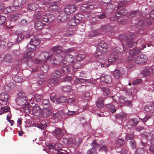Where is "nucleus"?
<instances>
[{
	"label": "nucleus",
	"instance_id": "obj_54",
	"mask_svg": "<svg viewBox=\"0 0 154 154\" xmlns=\"http://www.w3.org/2000/svg\"><path fill=\"white\" fill-rule=\"evenodd\" d=\"M6 21V17L4 16H0V24L5 25V23Z\"/></svg>",
	"mask_w": 154,
	"mask_h": 154
},
{
	"label": "nucleus",
	"instance_id": "obj_58",
	"mask_svg": "<svg viewBox=\"0 0 154 154\" xmlns=\"http://www.w3.org/2000/svg\"><path fill=\"white\" fill-rule=\"evenodd\" d=\"M42 105L43 108H48V100H44L42 101Z\"/></svg>",
	"mask_w": 154,
	"mask_h": 154
},
{
	"label": "nucleus",
	"instance_id": "obj_40",
	"mask_svg": "<svg viewBox=\"0 0 154 154\" xmlns=\"http://www.w3.org/2000/svg\"><path fill=\"white\" fill-rule=\"evenodd\" d=\"M101 90L104 96H107L110 93V91L108 88L104 87L102 88Z\"/></svg>",
	"mask_w": 154,
	"mask_h": 154
},
{
	"label": "nucleus",
	"instance_id": "obj_19",
	"mask_svg": "<svg viewBox=\"0 0 154 154\" xmlns=\"http://www.w3.org/2000/svg\"><path fill=\"white\" fill-rule=\"evenodd\" d=\"M141 51V48H135L131 49L129 51V54L132 56H135L139 54Z\"/></svg>",
	"mask_w": 154,
	"mask_h": 154
},
{
	"label": "nucleus",
	"instance_id": "obj_39",
	"mask_svg": "<svg viewBox=\"0 0 154 154\" xmlns=\"http://www.w3.org/2000/svg\"><path fill=\"white\" fill-rule=\"evenodd\" d=\"M62 90L64 92H69L72 90V87L70 85L64 86L62 87Z\"/></svg>",
	"mask_w": 154,
	"mask_h": 154
},
{
	"label": "nucleus",
	"instance_id": "obj_64",
	"mask_svg": "<svg viewBox=\"0 0 154 154\" xmlns=\"http://www.w3.org/2000/svg\"><path fill=\"white\" fill-rule=\"evenodd\" d=\"M73 141L74 142V143L78 145L80 144L82 142V141L78 138H76L74 139V140Z\"/></svg>",
	"mask_w": 154,
	"mask_h": 154
},
{
	"label": "nucleus",
	"instance_id": "obj_18",
	"mask_svg": "<svg viewBox=\"0 0 154 154\" xmlns=\"http://www.w3.org/2000/svg\"><path fill=\"white\" fill-rule=\"evenodd\" d=\"M150 135L151 137L150 140L152 145L150 147V150L154 154V130L151 132Z\"/></svg>",
	"mask_w": 154,
	"mask_h": 154
},
{
	"label": "nucleus",
	"instance_id": "obj_24",
	"mask_svg": "<svg viewBox=\"0 0 154 154\" xmlns=\"http://www.w3.org/2000/svg\"><path fill=\"white\" fill-rule=\"evenodd\" d=\"M40 42L39 38L37 36L34 37L33 38H32L30 42L31 43L34 45L36 46L39 45Z\"/></svg>",
	"mask_w": 154,
	"mask_h": 154
},
{
	"label": "nucleus",
	"instance_id": "obj_7",
	"mask_svg": "<svg viewBox=\"0 0 154 154\" xmlns=\"http://www.w3.org/2000/svg\"><path fill=\"white\" fill-rule=\"evenodd\" d=\"M35 53L32 50L27 49L26 50V53H24L23 55L24 60L26 61V63L28 66L29 63H32V61L31 58L35 56Z\"/></svg>",
	"mask_w": 154,
	"mask_h": 154
},
{
	"label": "nucleus",
	"instance_id": "obj_13",
	"mask_svg": "<svg viewBox=\"0 0 154 154\" xmlns=\"http://www.w3.org/2000/svg\"><path fill=\"white\" fill-rule=\"evenodd\" d=\"M8 98V95L4 93H1L0 94V104L2 105H6Z\"/></svg>",
	"mask_w": 154,
	"mask_h": 154
},
{
	"label": "nucleus",
	"instance_id": "obj_41",
	"mask_svg": "<svg viewBox=\"0 0 154 154\" xmlns=\"http://www.w3.org/2000/svg\"><path fill=\"white\" fill-rule=\"evenodd\" d=\"M67 100L66 98L64 96H60L57 99V103L62 104L65 103Z\"/></svg>",
	"mask_w": 154,
	"mask_h": 154
},
{
	"label": "nucleus",
	"instance_id": "obj_16",
	"mask_svg": "<svg viewBox=\"0 0 154 154\" xmlns=\"http://www.w3.org/2000/svg\"><path fill=\"white\" fill-rule=\"evenodd\" d=\"M119 58V55L112 51V53L109 54L108 60L109 62H115Z\"/></svg>",
	"mask_w": 154,
	"mask_h": 154
},
{
	"label": "nucleus",
	"instance_id": "obj_20",
	"mask_svg": "<svg viewBox=\"0 0 154 154\" xmlns=\"http://www.w3.org/2000/svg\"><path fill=\"white\" fill-rule=\"evenodd\" d=\"M58 82V79L55 77H51L49 79V87H53Z\"/></svg>",
	"mask_w": 154,
	"mask_h": 154
},
{
	"label": "nucleus",
	"instance_id": "obj_15",
	"mask_svg": "<svg viewBox=\"0 0 154 154\" xmlns=\"http://www.w3.org/2000/svg\"><path fill=\"white\" fill-rule=\"evenodd\" d=\"M69 17V15L65 12L60 13L58 17V20L60 21L65 22L66 21Z\"/></svg>",
	"mask_w": 154,
	"mask_h": 154
},
{
	"label": "nucleus",
	"instance_id": "obj_36",
	"mask_svg": "<svg viewBox=\"0 0 154 154\" xmlns=\"http://www.w3.org/2000/svg\"><path fill=\"white\" fill-rule=\"evenodd\" d=\"M144 26V23L142 20L139 21L136 27L137 29L140 30H141L143 29Z\"/></svg>",
	"mask_w": 154,
	"mask_h": 154
},
{
	"label": "nucleus",
	"instance_id": "obj_33",
	"mask_svg": "<svg viewBox=\"0 0 154 154\" xmlns=\"http://www.w3.org/2000/svg\"><path fill=\"white\" fill-rule=\"evenodd\" d=\"M79 23L78 21L76 20V19L73 17L68 22V24L69 26H75Z\"/></svg>",
	"mask_w": 154,
	"mask_h": 154
},
{
	"label": "nucleus",
	"instance_id": "obj_59",
	"mask_svg": "<svg viewBox=\"0 0 154 154\" xmlns=\"http://www.w3.org/2000/svg\"><path fill=\"white\" fill-rule=\"evenodd\" d=\"M106 14L104 13H102V14L97 15V17L100 19H102L104 18H106Z\"/></svg>",
	"mask_w": 154,
	"mask_h": 154
},
{
	"label": "nucleus",
	"instance_id": "obj_2",
	"mask_svg": "<svg viewBox=\"0 0 154 154\" xmlns=\"http://www.w3.org/2000/svg\"><path fill=\"white\" fill-rule=\"evenodd\" d=\"M100 146L95 141H94L92 143L93 146L92 148L88 150L87 152L88 154H97L96 149L99 151L102 150L106 152L108 151V148L105 145V143L103 140H100Z\"/></svg>",
	"mask_w": 154,
	"mask_h": 154
},
{
	"label": "nucleus",
	"instance_id": "obj_57",
	"mask_svg": "<svg viewBox=\"0 0 154 154\" xmlns=\"http://www.w3.org/2000/svg\"><path fill=\"white\" fill-rule=\"evenodd\" d=\"M24 36L23 35L20 34L19 35L16 39V42L18 43L21 40L24 39Z\"/></svg>",
	"mask_w": 154,
	"mask_h": 154
},
{
	"label": "nucleus",
	"instance_id": "obj_42",
	"mask_svg": "<svg viewBox=\"0 0 154 154\" xmlns=\"http://www.w3.org/2000/svg\"><path fill=\"white\" fill-rule=\"evenodd\" d=\"M50 98L51 100L53 103H57V99L56 95L55 94H51L50 96Z\"/></svg>",
	"mask_w": 154,
	"mask_h": 154
},
{
	"label": "nucleus",
	"instance_id": "obj_38",
	"mask_svg": "<svg viewBox=\"0 0 154 154\" xmlns=\"http://www.w3.org/2000/svg\"><path fill=\"white\" fill-rule=\"evenodd\" d=\"M42 16V14L40 12L35 11L33 16L34 19L36 20H39Z\"/></svg>",
	"mask_w": 154,
	"mask_h": 154
},
{
	"label": "nucleus",
	"instance_id": "obj_60",
	"mask_svg": "<svg viewBox=\"0 0 154 154\" xmlns=\"http://www.w3.org/2000/svg\"><path fill=\"white\" fill-rule=\"evenodd\" d=\"M109 109L111 111L112 113L115 112L116 111V109L115 108V106L114 105L112 104H110L109 105Z\"/></svg>",
	"mask_w": 154,
	"mask_h": 154
},
{
	"label": "nucleus",
	"instance_id": "obj_22",
	"mask_svg": "<svg viewBox=\"0 0 154 154\" xmlns=\"http://www.w3.org/2000/svg\"><path fill=\"white\" fill-rule=\"evenodd\" d=\"M32 112L35 115H36V114L39 115L41 112V108L38 105H35L33 107Z\"/></svg>",
	"mask_w": 154,
	"mask_h": 154
},
{
	"label": "nucleus",
	"instance_id": "obj_21",
	"mask_svg": "<svg viewBox=\"0 0 154 154\" xmlns=\"http://www.w3.org/2000/svg\"><path fill=\"white\" fill-rule=\"evenodd\" d=\"M26 0H14L13 2V5L16 7L21 6L26 2Z\"/></svg>",
	"mask_w": 154,
	"mask_h": 154
},
{
	"label": "nucleus",
	"instance_id": "obj_63",
	"mask_svg": "<svg viewBox=\"0 0 154 154\" xmlns=\"http://www.w3.org/2000/svg\"><path fill=\"white\" fill-rule=\"evenodd\" d=\"M34 98L36 101H39L41 99V96L40 95L36 94L35 95Z\"/></svg>",
	"mask_w": 154,
	"mask_h": 154
},
{
	"label": "nucleus",
	"instance_id": "obj_43",
	"mask_svg": "<svg viewBox=\"0 0 154 154\" xmlns=\"http://www.w3.org/2000/svg\"><path fill=\"white\" fill-rule=\"evenodd\" d=\"M131 21V19L130 18L127 17L125 19L122 20L119 23L121 24H124L126 23H128Z\"/></svg>",
	"mask_w": 154,
	"mask_h": 154
},
{
	"label": "nucleus",
	"instance_id": "obj_4",
	"mask_svg": "<svg viewBox=\"0 0 154 154\" xmlns=\"http://www.w3.org/2000/svg\"><path fill=\"white\" fill-rule=\"evenodd\" d=\"M97 51H96L94 55L98 57L102 54H104L107 51L108 46L106 43L103 41H101L97 45Z\"/></svg>",
	"mask_w": 154,
	"mask_h": 154
},
{
	"label": "nucleus",
	"instance_id": "obj_51",
	"mask_svg": "<svg viewBox=\"0 0 154 154\" xmlns=\"http://www.w3.org/2000/svg\"><path fill=\"white\" fill-rule=\"evenodd\" d=\"M29 103H27L25 104V105L23 107V109L24 111L26 113L30 112V108L29 107Z\"/></svg>",
	"mask_w": 154,
	"mask_h": 154
},
{
	"label": "nucleus",
	"instance_id": "obj_23",
	"mask_svg": "<svg viewBox=\"0 0 154 154\" xmlns=\"http://www.w3.org/2000/svg\"><path fill=\"white\" fill-rule=\"evenodd\" d=\"M138 121L134 119L129 120L127 126L128 128L132 127L134 126H136L138 123Z\"/></svg>",
	"mask_w": 154,
	"mask_h": 154
},
{
	"label": "nucleus",
	"instance_id": "obj_37",
	"mask_svg": "<svg viewBox=\"0 0 154 154\" xmlns=\"http://www.w3.org/2000/svg\"><path fill=\"white\" fill-rule=\"evenodd\" d=\"M21 17V15L20 14H14L11 16V21H15Z\"/></svg>",
	"mask_w": 154,
	"mask_h": 154
},
{
	"label": "nucleus",
	"instance_id": "obj_46",
	"mask_svg": "<svg viewBox=\"0 0 154 154\" xmlns=\"http://www.w3.org/2000/svg\"><path fill=\"white\" fill-rule=\"evenodd\" d=\"M73 17L76 19V20L78 21V23H79L80 20L83 19L84 16L81 14H78Z\"/></svg>",
	"mask_w": 154,
	"mask_h": 154
},
{
	"label": "nucleus",
	"instance_id": "obj_62",
	"mask_svg": "<svg viewBox=\"0 0 154 154\" xmlns=\"http://www.w3.org/2000/svg\"><path fill=\"white\" fill-rule=\"evenodd\" d=\"M61 132V130L60 128H56L54 133L56 135H60Z\"/></svg>",
	"mask_w": 154,
	"mask_h": 154
},
{
	"label": "nucleus",
	"instance_id": "obj_44",
	"mask_svg": "<svg viewBox=\"0 0 154 154\" xmlns=\"http://www.w3.org/2000/svg\"><path fill=\"white\" fill-rule=\"evenodd\" d=\"M60 72L59 71L56 70L51 74V77H54L57 78L60 77Z\"/></svg>",
	"mask_w": 154,
	"mask_h": 154
},
{
	"label": "nucleus",
	"instance_id": "obj_30",
	"mask_svg": "<svg viewBox=\"0 0 154 154\" xmlns=\"http://www.w3.org/2000/svg\"><path fill=\"white\" fill-rule=\"evenodd\" d=\"M12 55L9 54H6L4 57V60L5 62L10 63L12 61Z\"/></svg>",
	"mask_w": 154,
	"mask_h": 154
},
{
	"label": "nucleus",
	"instance_id": "obj_1",
	"mask_svg": "<svg viewBox=\"0 0 154 154\" xmlns=\"http://www.w3.org/2000/svg\"><path fill=\"white\" fill-rule=\"evenodd\" d=\"M51 51L55 54H59V60L60 61L59 62H61L63 60V62H61V65L65 64L66 65H69L72 64L74 62V56L70 54H67L64 58L62 56L63 52L62 51V48L59 45L55 46L51 49Z\"/></svg>",
	"mask_w": 154,
	"mask_h": 154
},
{
	"label": "nucleus",
	"instance_id": "obj_12",
	"mask_svg": "<svg viewBox=\"0 0 154 154\" xmlns=\"http://www.w3.org/2000/svg\"><path fill=\"white\" fill-rule=\"evenodd\" d=\"M141 119L143 123H145V125L147 126L151 125L154 122L153 118L148 115H146L144 118Z\"/></svg>",
	"mask_w": 154,
	"mask_h": 154
},
{
	"label": "nucleus",
	"instance_id": "obj_48",
	"mask_svg": "<svg viewBox=\"0 0 154 154\" xmlns=\"http://www.w3.org/2000/svg\"><path fill=\"white\" fill-rule=\"evenodd\" d=\"M13 7L9 6L6 8H4L3 11L5 14H7L11 12L12 11H14V10L13 9Z\"/></svg>",
	"mask_w": 154,
	"mask_h": 154
},
{
	"label": "nucleus",
	"instance_id": "obj_56",
	"mask_svg": "<svg viewBox=\"0 0 154 154\" xmlns=\"http://www.w3.org/2000/svg\"><path fill=\"white\" fill-rule=\"evenodd\" d=\"M12 55L14 57L18 56L20 55V53L19 50H14L12 52Z\"/></svg>",
	"mask_w": 154,
	"mask_h": 154
},
{
	"label": "nucleus",
	"instance_id": "obj_3",
	"mask_svg": "<svg viewBox=\"0 0 154 154\" xmlns=\"http://www.w3.org/2000/svg\"><path fill=\"white\" fill-rule=\"evenodd\" d=\"M68 104L74 106L76 108L80 109L82 108V111H83L85 109H86L88 103L87 101H85L83 100L78 101L75 100L74 98H70L67 100Z\"/></svg>",
	"mask_w": 154,
	"mask_h": 154
},
{
	"label": "nucleus",
	"instance_id": "obj_9",
	"mask_svg": "<svg viewBox=\"0 0 154 154\" xmlns=\"http://www.w3.org/2000/svg\"><path fill=\"white\" fill-rule=\"evenodd\" d=\"M41 59H35V62L36 63L39 64L44 63L48 59V52H42L41 54Z\"/></svg>",
	"mask_w": 154,
	"mask_h": 154
},
{
	"label": "nucleus",
	"instance_id": "obj_17",
	"mask_svg": "<svg viewBox=\"0 0 154 154\" xmlns=\"http://www.w3.org/2000/svg\"><path fill=\"white\" fill-rule=\"evenodd\" d=\"M106 98L104 97H100L96 102L97 106L99 108H101L104 106L103 102Z\"/></svg>",
	"mask_w": 154,
	"mask_h": 154
},
{
	"label": "nucleus",
	"instance_id": "obj_52",
	"mask_svg": "<svg viewBox=\"0 0 154 154\" xmlns=\"http://www.w3.org/2000/svg\"><path fill=\"white\" fill-rule=\"evenodd\" d=\"M42 116L43 117H46L48 116V108H43Z\"/></svg>",
	"mask_w": 154,
	"mask_h": 154
},
{
	"label": "nucleus",
	"instance_id": "obj_6",
	"mask_svg": "<svg viewBox=\"0 0 154 154\" xmlns=\"http://www.w3.org/2000/svg\"><path fill=\"white\" fill-rule=\"evenodd\" d=\"M63 114L62 111H59L56 113H53L49 121L52 122L54 123L61 119H64L63 116H64L65 115Z\"/></svg>",
	"mask_w": 154,
	"mask_h": 154
},
{
	"label": "nucleus",
	"instance_id": "obj_25",
	"mask_svg": "<svg viewBox=\"0 0 154 154\" xmlns=\"http://www.w3.org/2000/svg\"><path fill=\"white\" fill-rule=\"evenodd\" d=\"M151 70L149 67L145 68L141 72V74L144 76H149L151 74Z\"/></svg>",
	"mask_w": 154,
	"mask_h": 154
},
{
	"label": "nucleus",
	"instance_id": "obj_34",
	"mask_svg": "<svg viewBox=\"0 0 154 154\" xmlns=\"http://www.w3.org/2000/svg\"><path fill=\"white\" fill-rule=\"evenodd\" d=\"M13 79L16 82L19 83L22 82L23 80L22 77L18 75H15L12 77Z\"/></svg>",
	"mask_w": 154,
	"mask_h": 154
},
{
	"label": "nucleus",
	"instance_id": "obj_8",
	"mask_svg": "<svg viewBox=\"0 0 154 154\" xmlns=\"http://www.w3.org/2000/svg\"><path fill=\"white\" fill-rule=\"evenodd\" d=\"M148 59L147 57L145 54H141L136 57L135 60V63L143 64L146 63Z\"/></svg>",
	"mask_w": 154,
	"mask_h": 154
},
{
	"label": "nucleus",
	"instance_id": "obj_49",
	"mask_svg": "<svg viewBox=\"0 0 154 154\" xmlns=\"http://www.w3.org/2000/svg\"><path fill=\"white\" fill-rule=\"evenodd\" d=\"M113 75L116 79H118L120 77V72L119 70L116 69L113 72Z\"/></svg>",
	"mask_w": 154,
	"mask_h": 154
},
{
	"label": "nucleus",
	"instance_id": "obj_10",
	"mask_svg": "<svg viewBox=\"0 0 154 154\" xmlns=\"http://www.w3.org/2000/svg\"><path fill=\"white\" fill-rule=\"evenodd\" d=\"M129 38L126 42L127 45L129 48H132L133 47L135 43H136L137 41L136 42L133 41L134 38V34L132 32H130L128 35Z\"/></svg>",
	"mask_w": 154,
	"mask_h": 154
},
{
	"label": "nucleus",
	"instance_id": "obj_11",
	"mask_svg": "<svg viewBox=\"0 0 154 154\" xmlns=\"http://www.w3.org/2000/svg\"><path fill=\"white\" fill-rule=\"evenodd\" d=\"M76 8V6L74 4L69 5L64 8V11L69 15L70 14L72 13L75 11Z\"/></svg>",
	"mask_w": 154,
	"mask_h": 154
},
{
	"label": "nucleus",
	"instance_id": "obj_29",
	"mask_svg": "<svg viewBox=\"0 0 154 154\" xmlns=\"http://www.w3.org/2000/svg\"><path fill=\"white\" fill-rule=\"evenodd\" d=\"M112 27L110 25H106L101 26L100 28V29L102 31H110L112 30Z\"/></svg>",
	"mask_w": 154,
	"mask_h": 154
},
{
	"label": "nucleus",
	"instance_id": "obj_50",
	"mask_svg": "<svg viewBox=\"0 0 154 154\" xmlns=\"http://www.w3.org/2000/svg\"><path fill=\"white\" fill-rule=\"evenodd\" d=\"M35 45L29 42L26 46L27 49L32 50L34 51L35 49Z\"/></svg>",
	"mask_w": 154,
	"mask_h": 154
},
{
	"label": "nucleus",
	"instance_id": "obj_53",
	"mask_svg": "<svg viewBox=\"0 0 154 154\" xmlns=\"http://www.w3.org/2000/svg\"><path fill=\"white\" fill-rule=\"evenodd\" d=\"M85 57V56L84 54H79L76 56V59L77 60L79 61L84 59Z\"/></svg>",
	"mask_w": 154,
	"mask_h": 154
},
{
	"label": "nucleus",
	"instance_id": "obj_47",
	"mask_svg": "<svg viewBox=\"0 0 154 154\" xmlns=\"http://www.w3.org/2000/svg\"><path fill=\"white\" fill-rule=\"evenodd\" d=\"M119 38L121 42H122L123 41H127L129 38V37H128L125 34H122L119 35Z\"/></svg>",
	"mask_w": 154,
	"mask_h": 154
},
{
	"label": "nucleus",
	"instance_id": "obj_32",
	"mask_svg": "<svg viewBox=\"0 0 154 154\" xmlns=\"http://www.w3.org/2000/svg\"><path fill=\"white\" fill-rule=\"evenodd\" d=\"M80 108H75V109H73V110H75V111H69L66 113L67 115H73L76 114L78 112H81V111H79Z\"/></svg>",
	"mask_w": 154,
	"mask_h": 154
},
{
	"label": "nucleus",
	"instance_id": "obj_61",
	"mask_svg": "<svg viewBox=\"0 0 154 154\" xmlns=\"http://www.w3.org/2000/svg\"><path fill=\"white\" fill-rule=\"evenodd\" d=\"M76 80L81 83H82L84 82H89V80L88 79H81L79 78H76Z\"/></svg>",
	"mask_w": 154,
	"mask_h": 154
},
{
	"label": "nucleus",
	"instance_id": "obj_55",
	"mask_svg": "<svg viewBox=\"0 0 154 154\" xmlns=\"http://www.w3.org/2000/svg\"><path fill=\"white\" fill-rule=\"evenodd\" d=\"M116 143L117 145L122 146L125 143V141L122 139H118L116 141Z\"/></svg>",
	"mask_w": 154,
	"mask_h": 154
},
{
	"label": "nucleus",
	"instance_id": "obj_27",
	"mask_svg": "<svg viewBox=\"0 0 154 154\" xmlns=\"http://www.w3.org/2000/svg\"><path fill=\"white\" fill-rule=\"evenodd\" d=\"M43 26V23L40 21L36 22L34 24V27L37 30L42 29Z\"/></svg>",
	"mask_w": 154,
	"mask_h": 154
},
{
	"label": "nucleus",
	"instance_id": "obj_45",
	"mask_svg": "<svg viewBox=\"0 0 154 154\" xmlns=\"http://www.w3.org/2000/svg\"><path fill=\"white\" fill-rule=\"evenodd\" d=\"M50 59L51 63L52 64H58L56 58L53 55H51V56L49 57V60Z\"/></svg>",
	"mask_w": 154,
	"mask_h": 154
},
{
	"label": "nucleus",
	"instance_id": "obj_31",
	"mask_svg": "<svg viewBox=\"0 0 154 154\" xmlns=\"http://www.w3.org/2000/svg\"><path fill=\"white\" fill-rule=\"evenodd\" d=\"M36 5L34 3H30L27 7V11H31L35 10L37 8Z\"/></svg>",
	"mask_w": 154,
	"mask_h": 154
},
{
	"label": "nucleus",
	"instance_id": "obj_28",
	"mask_svg": "<svg viewBox=\"0 0 154 154\" xmlns=\"http://www.w3.org/2000/svg\"><path fill=\"white\" fill-rule=\"evenodd\" d=\"M140 14V12L138 10H136L133 11L130 13L129 16L128 17L130 18L131 19V21H133V19H131L132 17L137 16Z\"/></svg>",
	"mask_w": 154,
	"mask_h": 154
},
{
	"label": "nucleus",
	"instance_id": "obj_14",
	"mask_svg": "<svg viewBox=\"0 0 154 154\" xmlns=\"http://www.w3.org/2000/svg\"><path fill=\"white\" fill-rule=\"evenodd\" d=\"M127 49L125 48H124L123 45H122L121 46V47H117L116 48H114L112 51L114 52L115 53L119 55V54L121 53H125V51H126Z\"/></svg>",
	"mask_w": 154,
	"mask_h": 154
},
{
	"label": "nucleus",
	"instance_id": "obj_5",
	"mask_svg": "<svg viewBox=\"0 0 154 154\" xmlns=\"http://www.w3.org/2000/svg\"><path fill=\"white\" fill-rule=\"evenodd\" d=\"M28 98L23 92H20L18 94V97L16 99L15 101L17 104L20 106H23L27 102Z\"/></svg>",
	"mask_w": 154,
	"mask_h": 154
},
{
	"label": "nucleus",
	"instance_id": "obj_26",
	"mask_svg": "<svg viewBox=\"0 0 154 154\" xmlns=\"http://www.w3.org/2000/svg\"><path fill=\"white\" fill-rule=\"evenodd\" d=\"M110 77L108 75H106L103 74L100 78V80L102 82H105L106 83H108L110 80Z\"/></svg>",
	"mask_w": 154,
	"mask_h": 154
},
{
	"label": "nucleus",
	"instance_id": "obj_35",
	"mask_svg": "<svg viewBox=\"0 0 154 154\" xmlns=\"http://www.w3.org/2000/svg\"><path fill=\"white\" fill-rule=\"evenodd\" d=\"M62 65L63 66L61 69V70L62 72L65 73H66L70 71V69L69 67L68 66V65H66L65 64Z\"/></svg>",
	"mask_w": 154,
	"mask_h": 154
}]
</instances>
